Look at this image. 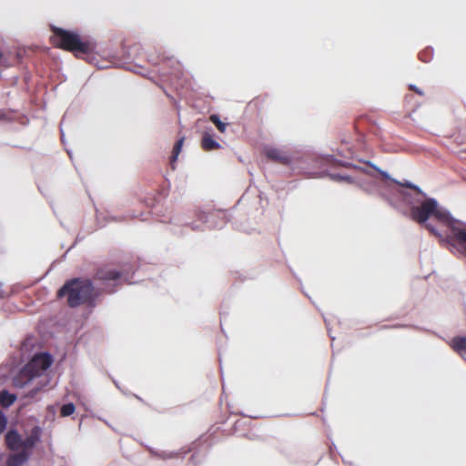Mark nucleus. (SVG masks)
<instances>
[{
	"mask_svg": "<svg viewBox=\"0 0 466 466\" xmlns=\"http://www.w3.org/2000/svg\"><path fill=\"white\" fill-rule=\"evenodd\" d=\"M75 410H76V407H75V405L72 402L64 404L61 407L60 415L62 417L70 416V415H72L75 412Z\"/></svg>",
	"mask_w": 466,
	"mask_h": 466,
	"instance_id": "obj_17",
	"label": "nucleus"
},
{
	"mask_svg": "<svg viewBox=\"0 0 466 466\" xmlns=\"http://www.w3.org/2000/svg\"><path fill=\"white\" fill-rule=\"evenodd\" d=\"M52 363L53 358L49 353L42 352L35 354L14 378L13 385L19 389L33 385V388L25 397L35 398L49 384L50 378L46 370Z\"/></svg>",
	"mask_w": 466,
	"mask_h": 466,
	"instance_id": "obj_1",
	"label": "nucleus"
},
{
	"mask_svg": "<svg viewBox=\"0 0 466 466\" xmlns=\"http://www.w3.org/2000/svg\"><path fill=\"white\" fill-rule=\"evenodd\" d=\"M152 454L155 457L162 459V460L173 459L177 456V453H176V452H166V451H161V452L156 451V452H152Z\"/></svg>",
	"mask_w": 466,
	"mask_h": 466,
	"instance_id": "obj_18",
	"label": "nucleus"
},
{
	"mask_svg": "<svg viewBox=\"0 0 466 466\" xmlns=\"http://www.w3.org/2000/svg\"><path fill=\"white\" fill-rule=\"evenodd\" d=\"M395 184H398L405 188H409V189H411L413 190L416 194L418 195H421L423 196L422 192L417 187H415L414 185H412L411 183L410 182H405V183H398L396 181H393Z\"/></svg>",
	"mask_w": 466,
	"mask_h": 466,
	"instance_id": "obj_19",
	"label": "nucleus"
},
{
	"mask_svg": "<svg viewBox=\"0 0 466 466\" xmlns=\"http://www.w3.org/2000/svg\"><path fill=\"white\" fill-rule=\"evenodd\" d=\"M5 425H6V420L3 417V418L0 419V433L5 430Z\"/></svg>",
	"mask_w": 466,
	"mask_h": 466,
	"instance_id": "obj_21",
	"label": "nucleus"
},
{
	"mask_svg": "<svg viewBox=\"0 0 466 466\" xmlns=\"http://www.w3.org/2000/svg\"><path fill=\"white\" fill-rule=\"evenodd\" d=\"M209 120L217 127L218 130L224 133L228 124L224 123L220 120L218 115H211Z\"/></svg>",
	"mask_w": 466,
	"mask_h": 466,
	"instance_id": "obj_15",
	"label": "nucleus"
},
{
	"mask_svg": "<svg viewBox=\"0 0 466 466\" xmlns=\"http://www.w3.org/2000/svg\"><path fill=\"white\" fill-rule=\"evenodd\" d=\"M410 89L413 90L415 93L419 94L420 96L423 95V92L413 85L410 86Z\"/></svg>",
	"mask_w": 466,
	"mask_h": 466,
	"instance_id": "obj_22",
	"label": "nucleus"
},
{
	"mask_svg": "<svg viewBox=\"0 0 466 466\" xmlns=\"http://www.w3.org/2000/svg\"><path fill=\"white\" fill-rule=\"evenodd\" d=\"M30 453L27 451H18V452L12 454L7 459V466H21L30 457Z\"/></svg>",
	"mask_w": 466,
	"mask_h": 466,
	"instance_id": "obj_10",
	"label": "nucleus"
},
{
	"mask_svg": "<svg viewBox=\"0 0 466 466\" xmlns=\"http://www.w3.org/2000/svg\"><path fill=\"white\" fill-rule=\"evenodd\" d=\"M53 35L50 40L54 46L69 51L76 56L90 54L94 46L88 40H83L80 35L73 31L66 30L56 26L51 28Z\"/></svg>",
	"mask_w": 466,
	"mask_h": 466,
	"instance_id": "obj_3",
	"label": "nucleus"
},
{
	"mask_svg": "<svg viewBox=\"0 0 466 466\" xmlns=\"http://www.w3.org/2000/svg\"><path fill=\"white\" fill-rule=\"evenodd\" d=\"M425 228L434 236L440 238L441 235L435 230V228L431 224H426Z\"/></svg>",
	"mask_w": 466,
	"mask_h": 466,
	"instance_id": "obj_20",
	"label": "nucleus"
},
{
	"mask_svg": "<svg viewBox=\"0 0 466 466\" xmlns=\"http://www.w3.org/2000/svg\"><path fill=\"white\" fill-rule=\"evenodd\" d=\"M219 218L221 217V219H224V217H223V214L220 212V216H218Z\"/></svg>",
	"mask_w": 466,
	"mask_h": 466,
	"instance_id": "obj_24",
	"label": "nucleus"
},
{
	"mask_svg": "<svg viewBox=\"0 0 466 466\" xmlns=\"http://www.w3.org/2000/svg\"><path fill=\"white\" fill-rule=\"evenodd\" d=\"M16 400V395L4 390L0 391V405L8 408Z\"/></svg>",
	"mask_w": 466,
	"mask_h": 466,
	"instance_id": "obj_13",
	"label": "nucleus"
},
{
	"mask_svg": "<svg viewBox=\"0 0 466 466\" xmlns=\"http://www.w3.org/2000/svg\"><path fill=\"white\" fill-rule=\"evenodd\" d=\"M184 143V138L178 139L176 144L174 145L173 150H172V157H171V162H175L181 151L182 146Z\"/></svg>",
	"mask_w": 466,
	"mask_h": 466,
	"instance_id": "obj_16",
	"label": "nucleus"
},
{
	"mask_svg": "<svg viewBox=\"0 0 466 466\" xmlns=\"http://www.w3.org/2000/svg\"><path fill=\"white\" fill-rule=\"evenodd\" d=\"M411 218L417 223H425L431 216H433L438 221L445 227L451 217L449 213L438 209L437 202L434 199H427L419 207H413L410 209Z\"/></svg>",
	"mask_w": 466,
	"mask_h": 466,
	"instance_id": "obj_4",
	"label": "nucleus"
},
{
	"mask_svg": "<svg viewBox=\"0 0 466 466\" xmlns=\"http://www.w3.org/2000/svg\"><path fill=\"white\" fill-rule=\"evenodd\" d=\"M2 57V53L0 52V58Z\"/></svg>",
	"mask_w": 466,
	"mask_h": 466,
	"instance_id": "obj_26",
	"label": "nucleus"
},
{
	"mask_svg": "<svg viewBox=\"0 0 466 466\" xmlns=\"http://www.w3.org/2000/svg\"><path fill=\"white\" fill-rule=\"evenodd\" d=\"M380 174L384 178H388V176L386 173H384V171H380Z\"/></svg>",
	"mask_w": 466,
	"mask_h": 466,
	"instance_id": "obj_23",
	"label": "nucleus"
},
{
	"mask_svg": "<svg viewBox=\"0 0 466 466\" xmlns=\"http://www.w3.org/2000/svg\"><path fill=\"white\" fill-rule=\"evenodd\" d=\"M451 347L452 349L460 353L466 354V337L464 336H457L451 339Z\"/></svg>",
	"mask_w": 466,
	"mask_h": 466,
	"instance_id": "obj_12",
	"label": "nucleus"
},
{
	"mask_svg": "<svg viewBox=\"0 0 466 466\" xmlns=\"http://www.w3.org/2000/svg\"><path fill=\"white\" fill-rule=\"evenodd\" d=\"M0 298L1 299L4 298V295L1 292H0Z\"/></svg>",
	"mask_w": 466,
	"mask_h": 466,
	"instance_id": "obj_25",
	"label": "nucleus"
},
{
	"mask_svg": "<svg viewBox=\"0 0 466 466\" xmlns=\"http://www.w3.org/2000/svg\"><path fill=\"white\" fill-rule=\"evenodd\" d=\"M5 444L13 451L21 450L22 438L20 434L14 430L9 431L5 435Z\"/></svg>",
	"mask_w": 466,
	"mask_h": 466,
	"instance_id": "obj_9",
	"label": "nucleus"
},
{
	"mask_svg": "<svg viewBox=\"0 0 466 466\" xmlns=\"http://www.w3.org/2000/svg\"><path fill=\"white\" fill-rule=\"evenodd\" d=\"M218 216H220V212L208 213V215L205 216V218H206L205 223H209L210 224L209 228L220 227L222 224L225 223V221L222 220L221 223L216 222L215 218H218Z\"/></svg>",
	"mask_w": 466,
	"mask_h": 466,
	"instance_id": "obj_14",
	"label": "nucleus"
},
{
	"mask_svg": "<svg viewBox=\"0 0 466 466\" xmlns=\"http://www.w3.org/2000/svg\"><path fill=\"white\" fill-rule=\"evenodd\" d=\"M123 272L111 264H106L98 267L94 275V279L102 282L106 289L107 293H113L115 287L121 284Z\"/></svg>",
	"mask_w": 466,
	"mask_h": 466,
	"instance_id": "obj_5",
	"label": "nucleus"
},
{
	"mask_svg": "<svg viewBox=\"0 0 466 466\" xmlns=\"http://www.w3.org/2000/svg\"><path fill=\"white\" fill-rule=\"evenodd\" d=\"M201 147L205 151H211L220 148L219 143L217 142L214 139L213 135L208 132H205L203 134L201 138Z\"/></svg>",
	"mask_w": 466,
	"mask_h": 466,
	"instance_id": "obj_11",
	"label": "nucleus"
},
{
	"mask_svg": "<svg viewBox=\"0 0 466 466\" xmlns=\"http://www.w3.org/2000/svg\"><path fill=\"white\" fill-rule=\"evenodd\" d=\"M41 436V429L38 426L34 427L30 434L25 439L22 440L21 451H30L40 441Z\"/></svg>",
	"mask_w": 466,
	"mask_h": 466,
	"instance_id": "obj_8",
	"label": "nucleus"
},
{
	"mask_svg": "<svg viewBox=\"0 0 466 466\" xmlns=\"http://www.w3.org/2000/svg\"><path fill=\"white\" fill-rule=\"evenodd\" d=\"M263 154L274 163H279V165H289L291 161L289 155L286 151H282V149L266 146L263 148Z\"/></svg>",
	"mask_w": 466,
	"mask_h": 466,
	"instance_id": "obj_7",
	"label": "nucleus"
},
{
	"mask_svg": "<svg viewBox=\"0 0 466 466\" xmlns=\"http://www.w3.org/2000/svg\"><path fill=\"white\" fill-rule=\"evenodd\" d=\"M97 294L93 282L89 279L75 278L67 280L57 291L58 298L66 297L70 308L92 303Z\"/></svg>",
	"mask_w": 466,
	"mask_h": 466,
	"instance_id": "obj_2",
	"label": "nucleus"
},
{
	"mask_svg": "<svg viewBox=\"0 0 466 466\" xmlns=\"http://www.w3.org/2000/svg\"><path fill=\"white\" fill-rule=\"evenodd\" d=\"M446 227L450 241L466 253V224L451 218Z\"/></svg>",
	"mask_w": 466,
	"mask_h": 466,
	"instance_id": "obj_6",
	"label": "nucleus"
}]
</instances>
